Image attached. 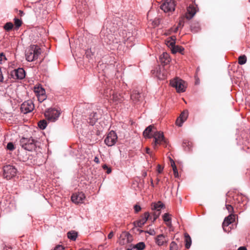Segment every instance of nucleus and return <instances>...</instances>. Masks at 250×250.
Returning <instances> with one entry per match:
<instances>
[{
	"label": "nucleus",
	"mask_w": 250,
	"mask_h": 250,
	"mask_svg": "<svg viewBox=\"0 0 250 250\" xmlns=\"http://www.w3.org/2000/svg\"><path fill=\"white\" fill-rule=\"evenodd\" d=\"M85 198L84 194L80 192L73 194L71 196V200L75 204H79L82 203Z\"/></svg>",
	"instance_id": "nucleus-16"
},
{
	"label": "nucleus",
	"mask_w": 250,
	"mask_h": 250,
	"mask_svg": "<svg viewBox=\"0 0 250 250\" xmlns=\"http://www.w3.org/2000/svg\"><path fill=\"white\" fill-rule=\"evenodd\" d=\"M226 208L228 210L229 212H231L233 211V207L230 205H226Z\"/></svg>",
	"instance_id": "nucleus-38"
},
{
	"label": "nucleus",
	"mask_w": 250,
	"mask_h": 250,
	"mask_svg": "<svg viewBox=\"0 0 250 250\" xmlns=\"http://www.w3.org/2000/svg\"><path fill=\"white\" fill-rule=\"evenodd\" d=\"M160 213L161 211L154 210L153 213H152L151 215L149 216L150 219H151L152 217H153L152 222H154L159 217Z\"/></svg>",
	"instance_id": "nucleus-28"
},
{
	"label": "nucleus",
	"mask_w": 250,
	"mask_h": 250,
	"mask_svg": "<svg viewBox=\"0 0 250 250\" xmlns=\"http://www.w3.org/2000/svg\"><path fill=\"white\" fill-rule=\"evenodd\" d=\"M42 53L41 48L37 45H31L25 51V58L28 62L37 60Z\"/></svg>",
	"instance_id": "nucleus-1"
},
{
	"label": "nucleus",
	"mask_w": 250,
	"mask_h": 250,
	"mask_svg": "<svg viewBox=\"0 0 250 250\" xmlns=\"http://www.w3.org/2000/svg\"><path fill=\"white\" fill-rule=\"evenodd\" d=\"M47 126V122L44 120H42L39 122L38 123V126L41 129H44L46 128Z\"/></svg>",
	"instance_id": "nucleus-29"
},
{
	"label": "nucleus",
	"mask_w": 250,
	"mask_h": 250,
	"mask_svg": "<svg viewBox=\"0 0 250 250\" xmlns=\"http://www.w3.org/2000/svg\"><path fill=\"white\" fill-rule=\"evenodd\" d=\"M78 236V233L75 231H70L67 233L68 238L73 241L76 240Z\"/></svg>",
	"instance_id": "nucleus-26"
},
{
	"label": "nucleus",
	"mask_w": 250,
	"mask_h": 250,
	"mask_svg": "<svg viewBox=\"0 0 250 250\" xmlns=\"http://www.w3.org/2000/svg\"><path fill=\"white\" fill-rule=\"evenodd\" d=\"M117 136L114 131H110L104 139L105 144L108 146H114L117 142Z\"/></svg>",
	"instance_id": "nucleus-10"
},
{
	"label": "nucleus",
	"mask_w": 250,
	"mask_h": 250,
	"mask_svg": "<svg viewBox=\"0 0 250 250\" xmlns=\"http://www.w3.org/2000/svg\"><path fill=\"white\" fill-rule=\"evenodd\" d=\"M131 236L129 234H127V239H128L129 237Z\"/></svg>",
	"instance_id": "nucleus-57"
},
{
	"label": "nucleus",
	"mask_w": 250,
	"mask_h": 250,
	"mask_svg": "<svg viewBox=\"0 0 250 250\" xmlns=\"http://www.w3.org/2000/svg\"><path fill=\"white\" fill-rule=\"evenodd\" d=\"M151 186L152 187H154V184H153V180L152 179L151 180Z\"/></svg>",
	"instance_id": "nucleus-55"
},
{
	"label": "nucleus",
	"mask_w": 250,
	"mask_h": 250,
	"mask_svg": "<svg viewBox=\"0 0 250 250\" xmlns=\"http://www.w3.org/2000/svg\"><path fill=\"white\" fill-rule=\"evenodd\" d=\"M14 23L17 28H19L21 25L22 21L19 19L15 18L14 19Z\"/></svg>",
	"instance_id": "nucleus-34"
},
{
	"label": "nucleus",
	"mask_w": 250,
	"mask_h": 250,
	"mask_svg": "<svg viewBox=\"0 0 250 250\" xmlns=\"http://www.w3.org/2000/svg\"><path fill=\"white\" fill-rule=\"evenodd\" d=\"M237 250H247V249L245 247H240Z\"/></svg>",
	"instance_id": "nucleus-49"
},
{
	"label": "nucleus",
	"mask_w": 250,
	"mask_h": 250,
	"mask_svg": "<svg viewBox=\"0 0 250 250\" xmlns=\"http://www.w3.org/2000/svg\"><path fill=\"white\" fill-rule=\"evenodd\" d=\"M140 232H144L145 233H147L149 234L150 235H155L156 234V232L153 229H150L148 230L147 231H144V230H140Z\"/></svg>",
	"instance_id": "nucleus-35"
},
{
	"label": "nucleus",
	"mask_w": 250,
	"mask_h": 250,
	"mask_svg": "<svg viewBox=\"0 0 250 250\" xmlns=\"http://www.w3.org/2000/svg\"><path fill=\"white\" fill-rule=\"evenodd\" d=\"M114 234L113 231H111L108 235L107 237L108 239H111L113 237Z\"/></svg>",
	"instance_id": "nucleus-45"
},
{
	"label": "nucleus",
	"mask_w": 250,
	"mask_h": 250,
	"mask_svg": "<svg viewBox=\"0 0 250 250\" xmlns=\"http://www.w3.org/2000/svg\"><path fill=\"white\" fill-rule=\"evenodd\" d=\"M34 91L38 98L40 103H42L47 98L45 89L40 86H36L34 88Z\"/></svg>",
	"instance_id": "nucleus-9"
},
{
	"label": "nucleus",
	"mask_w": 250,
	"mask_h": 250,
	"mask_svg": "<svg viewBox=\"0 0 250 250\" xmlns=\"http://www.w3.org/2000/svg\"><path fill=\"white\" fill-rule=\"evenodd\" d=\"M178 249L177 244L175 242L172 241L170 244L169 250H178Z\"/></svg>",
	"instance_id": "nucleus-33"
},
{
	"label": "nucleus",
	"mask_w": 250,
	"mask_h": 250,
	"mask_svg": "<svg viewBox=\"0 0 250 250\" xmlns=\"http://www.w3.org/2000/svg\"><path fill=\"white\" fill-rule=\"evenodd\" d=\"M61 114L60 111L54 108H49L44 112L45 118L52 122H55Z\"/></svg>",
	"instance_id": "nucleus-4"
},
{
	"label": "nucleus",
	"mask_w": 250,
	"mask_h": 250,
	"mask_svg": "<svg viewBox=\"0 0 250 250\" xmlns=\"http://www.w3.org/2000/svg\"><path fill=\"white\" fill-rule=\"evenodd\" d=\"M173 169V173H174V175L175 177H178V170L177 169V167H174V168H172Z\"/></svg>",
	"instance_id": "nucleus-40"
},
{
	"label": "nucleus",
	"mask_w": 250,
	"mask_h": 250,
	"mask_svg": "<svg viewBox=\"0 0 250 250\" xmlns=\"http://www.w3.org/2000/svg\"><path fill=\"white\" fill-rule=\"evenodd\" d=\"M111 169L110 167H108V168L107 169L106 173L107 174H109L111 173Z\"/></svg>",
	"instance_id": "nucleus-50"
},
{
	"label": "nucleus",
	"mask_w": 250,
	"mask_h": 250,
	"mask_svg": "<svg viewBox=\"0 0 250 250\" xmlns=\"http://www.w3.org/2000/svg\"><path fill=\"white\" fill-rule=\"evenodd\" d=\"M0 60H2V59H4L5 60H6V58H5V55L3 54V53H1L0 54Z\"/></svg>",
	"instance_id": "nucleus-47"
},
{
	"label": "nucleus",
	"mask_w": 250,
	"mask_h": 250,
	"mask_svg": "<svg viewBox=\"0 0 250 250\" xmlns=\"http://www.w3.org/2000/svg\"><path fill=\"white\" fill-rule=\"evenodd\" d=\"M184 122L179 117L176 120V124L179 126H181Z\"/></svg>",
	"instance_id": "nucleus-37"
},
{
	"label": "nucleus",
	"mask_w": 250,
	"mask_h": 250,
	"mask_svg": "<svg viewBox=\"0 0 250 250\" xmlns=\"http://www.w3.org/2000/svg\"><path fill=\"white\" fill-rule=\"evenodd\" d=\"M104 94L105 95V96H106V97L108 96V95L107 94H106V93H105Z\"/></svg>",
	"instance_id": "nucleus-59"
},
{
	"label": "nucleus",
	"mask_w": 250,
	"mask_h": 250,
	"mask_svg": "<svg viewBox=\"0 0 250 250\" xmlns=\"http://www.w3.org/2000/svg\"><path fill=\"white\" fill-rule=\"evenodd\" d=\"M145 244L143 242H139L137 244L130 246L127 249V250H143L145 248Z\"/></svg>",
	"instance_id": "nucleus-20"
},
{
	"label": "nucleus",
	"mask_w": 250,
	"mask_h": 250,
	"mask_svg": "<svg viewBox=\"0 0 250 250\" xmlns=\"http://www.w3.org/2000/svg\"><path fill=\"white\" fill-rule=\"evenodd\" d=\"M170 160V162H171V166L172 168H174V167H176L174 161L171 159Z\"/></svg>",
	"instance_id": "nucleus-44"
},
{
	"label": "nucleus",
	"mask_w": 250,
	"mask_h": 250,
	"mask_svg": "<svg viewBox=\"0 0 250 250\" xmlns=\"http://www.w3.org/2000/svg\"><path fill=\"white\" fill-rule=\"evenodd\" d=\"M150 214L149 212H146L141 218L134 222V225L135 227H142L147 221L149 218Z\"/></svg>",
	"instance_id": "nucleus-15"
},
{
	"label": "nucleus",
	"mask_w": 250,
	"mask_h": 250,
	"mask_svg": "<svg viewBox=\"0 0 250 250\" xmlns=\"http://www.w3.org/2000/svg\"><path fill=\"white\" fill-rule=\"evenodd\" d=\"M235 220L234 215L233 214H230L228 217H226L224 220L222 224L223 229L225 231H227V228L231 223L233 222Z\"/></svg>",
	"instance_id": "nucleus-18"
},
{
	"label": "nucleus",
	"mask_w": 250,
	"mask_h": 250,
	"mask_svg": "<svg viewBox=\"0 0 250 250\" xmlns=\"http://www.w3.org/2000/svg\"><path fill=\"white\" fill-rule=\"evenodd\" d=\"M94 161L97 164L99 163V159L98 157H95L94 159Z\"/></svg>",
	"instance_id": "nucleus-48"
},
{
	"label": "nucleus",
	"mask_w": 250,
	"mask_h": 250,
	"mask_svg": "<svg viewBox=\"0 0 250 250\" xmlns=\"http://www.w3.org/2000/svg\"><path fill=\"white\" fill-rule=\"evenodd\" d=\"M159 179H157V182H159Z\"/></svg>",
	"instance_id": "nucleus-60"
},
{
	"label": "nucleus",
	"mask_w": 250,
	"mask_h": 250,
	"mask_svg": "<svg viewBox=\"0 0 250 250\" xmlns=\"http://www.w3.org/2000/svg\"><path fill=\"white\" fill-rule=\"evenodd\" d=\"M247 57L245 55L240 56L238 58V63L241 65L244 64L246 63Z\"/></svg>",
	"instance_id": "nucleus-30"
},
{
	"label": "nucleus",
	"mask_w": 250,
	"mask_h": 250,
	"mask_svg": "<svg viewBox=\"0 0 250 250\" xmlns=\"http://www.w3.org/2000/svg\"><path fill=\"white\" fill-rule=\"evenodd\" d=\"M164 57H166V59L168 58V55L167 53H164Z\"/></svg>",
	"instance_id": "nucleus-53"
},
{
	"label": "nucleus",
	"mask_w": 250,
	"mask_h": 250,
	"mask_svg": "<svg viewBox=\"0 0 250 250\" xmlns=\"http://www.w3.org/2000/svg\"><path fill=\"white\" fill-rule=\"evenodd\" d=\"M13 27V24L11 22H7L5 24V25L3 26V28L6 31H10Z\"/></svg>",
	"instance_id": "nucleus-31"
},
{
	"label": "nucleus",
	"mask_w": 250,
	"mask_h": 250,
	"mask_svg": "<svg viewBox=\"0 0 250 250\" xmlns=\"http://www.w3.org/2000/svg\"><path fill=\"white\" fill-rule=\"evenodd\" d=\"M197 12V5L192 3L189 5L187 7V12L186 14V17L187 19H192Z\"/></svg>",
	"instance_id": "nucleus-14"
},
{
	"label": "nucleus",
	"mask_w": 250,
	"mask_h": 250,
	"mask_svg": "<svg viewBox=\"0 0 250 250\" xmlns=\"http://www.w3.org/2000/svg\"><path fill=\"white\" fill-rule=\"evenodd\" d=\"M146 153L150 155L151 157H153L152 153L148 148H146Z\"/></svg>",
	"instance_id": "nucleus-42"
},
{
	"label": "nucleus",
	"mask_w": 250,
	"mask_h": 250,
	"mask_svg": "<svg viewBox=\"0 0 250 250\" xmlns=\"http://www.w3.org/2000/svg\"><path fill=\"white\" fill-rule=\"evenodd\" d=\"M154 142L152 144L153 147L155 149L158 145H163L166 143L163 133L161 131H155L153 135Z\"/></svg>",
	"instance_id": "nucleus-8"
},
{
	"label": "nucleus",
	"mask_w": 250,
	"mask_h": 250,
	"mask_svg": "<svg viewBox=\"0 0 250 250\" xmlns=\"http://www.w3.org/2000/svg\"><path fill=\"white\" fill-rule=\"evenodd\" d=\"M155 243L159 246H163L167 242V238L163 234H159L155 238Z\"/></svg>",
	"instance_id": "nucleus-19"
},
{
	"label": "nucleus",
	"mask_w": 250,
	"mask_h": 250,
	"mask_svg": "<svg viewBox=\"0 0 250 250\" xmlns=\"http://www.w3.org/2000/svg\"><path fill=\"white\" fill-rule=\"evenodd\" d=\"M175 4L173 0H166L161 5V9L165 12L173 11L175 10Z\"/></svg>",
	"instance_id": "nucleus-11"
},
{
	"label": "nucleus",
	"mask_w": 250,
	"mask_h": 250,
	"mask_svg": "<svg viewBox=\"0 0 250 250\" xmlns=\"http://www.w3.org/2000/svg\"><path fill=\"white\" fill-rule=\"evenodd\" d=\"M3 177L7 180L11 179L15 176L17 173L16 168L12 166L6 165L3 168Z\"/></svg>",
	"instance_id": "nucleus-6"
},
{
	"label": "nucleus",
	"mask_w": 250,
	"mask_h": 250,
	"mask_svg": "<svg viewBox=\"0 0 250 250\" xmlns=\"http://www.w3.org/2000/svg\"><path fill=\"white\" fill-rule=\"evenodd\" d=\"M170 214L168 213H165L163 216V219L164 222H166V225L168 227H170L172 225L171 222V217Z\"/></svg>",
	"instance_id": "nucleus-24"
},
{
	"label": "nucleus",
	"mask_w": 250,
	"mask_h": 250,
	"mask_svg": "<svg viewBox=\"0 0 250 250\" xmlns=\"http://www.w3.org/2000/svg\"><path fill=\"white\" fill-rule=\"evenodd\" d=\"M7 148L10 151L13 150L15 149L13 144L11 142L8 143L7 145Z\"/></svg>",
	"instance_id": "nucleus-36"
},
{
	"label": "nucleus",
	"mask_w": 250,
	"mask_h": 250,
	"mask_svg": "<svg viewBox=\"0 0 250 250\" xmlns=\"http://www.w3.org/2000/svg\"><path fill=\"white\" fill-rule=\"evenodd\" d=\"M34 104L31 100H28L23 103L21 107L22 112L24 114L29 113L33 110Z\"/></svg>",
	"instance_id": "nucleus-12"
},
{
	"label": "nucleus",
	"mask_w": 250,
	"mask_h": 250,
	"mask_svg": "<svg viewBox=\"0 0 250 250\" xmlns=\"http://www.w3.org/2000/svg\"><path fill=\"white\" fill-rule=\"evenodd\" d=\"M25 76L24 70L22 68H18L11 71L8 74V78L11 82H14L16 80H21Z\"/></svg>",
	"instance_id": "nucleus-2"
},
{
	"label": "nucleus",
	"mask_w": 250,
	"mask_h": 250,
	"mask_svg": "<svg viewBox=\"0 0 250 250\" xmlns=\"http://www.w3.org/2000/svg\"><path fill=\"white\" fill-rule=\"evenodd\" d=\"M134 208L136 212H138L141 210V207L137 205H135Z\"/></svg>",
	"instance_id": "nucleus-39"
},
{
	"label": "nucleus",
	"mask_w": 250,
	"mask_h": 250,
	"mask_svg": "<svg viewBox=\"0 0 250 250\" xmlns=\"http://www.w3.org/2000/svg\"><path fill=\"white\" fill-rule=\"evenodd\" d=\"M19 12H20V13H19V14H20V15L21 16H22V15L23 14V11H21V10H20V11H19Z\"/></svg>",
	"instance_id": "nucleus-54"
},
{
	"label": "nucleus",
	"mask_w": 250,
	"mask_h": 250,
	"mask_svg": "<svg viewBox=\"0 0 250 250\" xmlns=\"http://www.w3.org/2000/svg\"><path fill=\"white\" fill-rule=\"evenodd\" d=\"M198 30H199V28H198L197 29H195V30H194V28H193V26H191V30H192V31H193V32H197V31H198Z\"/></svg>",
	"instance_id": "nucleus-52"
},
{
	"label": "nucleus",
	"mask_w": 250,
	"mask_h": 250,
	"mask_svg": "<svg viewBox=\"0 0 250 250\" xmlns=\"http://www.w3.org/2000/svg\"><path fill=\"white\" fill-rule=\"evenodd\" d=\"M122 33H123V34H124V33L126 34V31H125V30H124V31H123Z\"/></svg>",
	"instance_id": "nucleus-56"
},
{
	"label": "nucleus",
	"mask_w": 250,
	"mask_h": 250,
	"mask_svg": "<svg viewBox=\"0 0 250 250\" xmlns=\"http://www.w3.org/2000/svg\"><path fill=\"white\" fill-rule=\"evenodd\" d=\"M177 30H178V27H177V28H176V29H175V32H176Z\"/></svg>",
	"instance_id": "nucleus-58"
},
{
	"label": "nucleus",
	"mask_w": 250,
	"mask_h": 250,
	"mask_svg": "<svg viewBox=\"0 0 250 250\" xmlns=\"http://www.w3.org/2000/svg\"><path fill=\"white\" fill-rule=\"evenodd\" d=\"M110 100L115 104L121 103L124 101V97L119 93H115L112 90L110 91Z\"/></svg>",
	"instance_id": "nucleus-17"
},
{
	"label": "nucleus",
	"mask_w": 250,
	"mask_h": 250,
	"mask_svg": "<svg viewBox=\"0 0 250 250\" xmlns=\"http://www.w3.org/2000/svg\"><path fill=\"white\" fill-rule=\"evenodd\" d=\"M103 169H107L108 168V167H107V165H104L103 166Z\"/></svg>",
	"instance_id": "nucleus-51"
},
{
	"label": "nucleus",
	"mask_w": 250,
	"mask_h": 250,
	"mask_svg": "<svg viewBox=\"0 0 250 250\" xmlns=\"http://www.w3.org/2000/svg\"><path fill=\"white\" fill-rule=\"evenodd\" d=\"M185 241L186 243V248L189 249L191 245V239L189 234L187 233H185Z\"/></svg>",
	"instance_id": "nucleus-25"
},
{
	"label": "nucleus",
	"mask_w": 250,
	"mask_h": 250,
	"mask_svg": "<svg viewBox=\"0 0 250 250\" xmlns=\"http://www.w3.org/2000/svg\"><path fill=\"white\" fill-rule=\"evenodd\" d=\"M171 86L175 87L177 92H184L186 91V85L185 81L179 78H175L170 82Z\"/></svg>",
	"instance_id": "nucleus-3"
},
{
	"label": "nucleus",
	"mask_w": 250,
	"mask_h": 250,
	"mask_svg": "<svg viewBox=\"0 0 250 250\" xmlns=\"http://www.w3.org/2000/svg\"><path fill=\"white\" fill-rule=\"evenodd\" d=\"M153 126L150 125L147 127L143 132V135L145 137L150 138L149 134L151 132Z\"/></svg>",
	"instance_id": "nucleus-27"
},
{
	"label": "nucleus",
	"mask_w": 250,
	"mask_h": 250,
	"mask_svg": "<svg viewBox=\"0 0 250 250\" xmlns=\"http://www.w3.org/2000/svg\"><path fill=\"white\" fill-rule=\"evenodd\" d=\"M157 76L160 79H165L166 78V75L164 73L162 74V77L158 75H157Z\"/></svg>",
	"instance_id": "nucleus-46"
},
{
	"label": "nucleus",
	"mask_w": 250,
	"mask_h": 250,
	"mask_svg": "<svg viewBox=\"0 0 250 250\" xmlns=\"http://www.w3.org/2000/svg\"><path fill=\"white\" fill-rule=\"evenodd\" d=\"M164 207V205L161 201L157 203H152L151 205V209L153 210L161 211L162 208Z\"/></svg>",
	"instance_id": "nucleus-21"
},
{
	"label": "nucleus",
	"mask_w": 250,
	"mask_h": 250,
	"mask_svg": "<svg viewBox=\"0 0 250 250\" xmlns=\"http://www.w3.org/2000/svg\"><path fill=\"white\" fill-rule=\"evenodd\" d=\"M20 145L22 148L28 151H32L35 149L36 145L33 139L23 138L20 141Z\"/></svg>",
	"instance_id": "nucleus-5"
},
{
	"label": "nucleus",
	"mask_w": 250,
	"mask_h": 250,
	"mask_svg": "<svg viewBox=\"0 0 250 250\" xmlns=\"http://www.w3.org/2000/svg\"><path fill=\"white\" fill-rule=\"evenodd\" d=\"M175 37H171V40L167 42V45L171 48V51L172 53L175 54L177 52H180L181 53H182L183 51H184V49L183 47L180 46L178 45H175Z\"/></svg>",
	"instance_id": "nucleus-13"
},
{
	"label": "nucleus",
	"mask_w": 250,
	"mask_h": 250,
	"mask_svg": "<svg viewBox=\"0 0 250 250\" xmlns=\"http://www.w3.org/2000/svg\"><path fill=\"white\" fill-rule=\"evenodd\" d=\"M104 41L108 44H117L125 42V39H121L118 35L108 34L104 37Z\"/></svg>",
	"instance_id": "nucleus-7"
},
{
	"label": "nucleus",
	"mask_w": 250,
	"mask_h": 250,
	"mask_svg": "<svg viewBox=\"0 0 250 250\" xmlns=\"http://www.w3.org/2000/svg\"><path fill=\"white\" fill-rule=\"evenodd\" d=\"M98 119V116L96 112H92L89 115V123L91 125H93Z\"/></svg>",
	"instance_id": "nucleus-23"
},
{
	"label": "nucleus",
	"mask_w": 250,
	"mask_h": 250,
	"mask_svg": "<svg viewBox=\"0 0 250 250\" xmlns=\"http://www.w3.org/2000/svg\"><path fill=\"white\" fill-rule=\"evenodd\" d=\"M163 170V168L161 167L160 165L157 166V171L159 173H162Z\"/></svg>",
	"instance_id": "nucleus-41"
},
{
	"label": "nucleus",
	"mask_w": 250,
	"mask_h": 250,
	"mask_svg": "<svg viewBox=\"0 0 250 250\" xmlns=\"http://www.w3.org/2000/svg\"><path fill=\"white\" fill-rule=\"evenodd\" d=\"M188 116V112L187 111H184L181 113L179 118L185 122Z\"/></svg>",
	"instance_id": "nucleus-32"
},
{
	"label": "nucleus",
	"mask_w": 250,
	"mask_h": 250,
	"mask_svg": "<svg viewBox=\"0 0 250 250\" xmlns=\"http://www.w3.org/2000/svg\"><path fill=\"white\" fill-rule=\"evenodd\" d=\"M140 93L137 90H133L131 94L130 98L133 102L136 103L140 101Z\"/></svg>",
	"instance_id": "nucleus-22"
},
{
	"label": "nucleus",
	"mask_w": 250,
	"mask_h": 250,
	"mask_svg": "<svg viewBox=\"0 0 250 250\" xmlns=\"http://www.w3.org/2000/svg\"><path fill=\"white\" fill-rule=\"evenodd\" d=\"M54 250H64V248L62 246L58 245L54 248Z\"/></svg>",
	"instance_id": "nucleus-43"
}]
</instances>
